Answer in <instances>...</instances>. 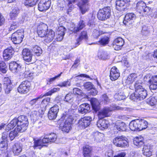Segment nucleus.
Segmentation results:
<instances>
[{"mask_svg":"<svg viewBox=\"0 0 157 157\" xmlns=\"http://www.w3.org/2000/svg\"><path fill=\"white\" fill-rule=\"evenodd\" d=\"M109 38L107 36H105L101 37L98 42L100 45L103 46H105L109 44Z\"/></svg>","mask_w":157,"mask_h":157,"instance_id":"35","label":"nucleus"},{"mask_svg":"<svg viewBox=\"0 0 157 157\" xmlns=\"http://www.w3.org/2000/svg\"><path fill=\"white\" fill-rule=\"evenodd\" d=\"M73 94H77L78 95H81L82 92L80 89L78 88H74L73 89Z\"/></svg>","mask_w":157,"mask_h":157,"instance_id":"63","label":"nucleus"},{"mask_svg":"<svg viewBox=\"0 0 157 157\" xmlns=\"http://www.w3.org/2000/svg\"><path fill=\"white\" fill-rule=\"evenodd\" d=\"M25 68L19 64L17 69V72L16 73L23 74H24V76L27 77L28 75H30V73L27 71H25Z\"/></svg>","mask_w":157,"mask_h":157,"instance_id":"38","label":"nucleus"},{"mask_svg":"<svg viewBox=\"0 0 157 157\" xmlns=\"http://www.w3.org/2000/svg\"><path fill=\"white\" fill-rule=\"evenodd\" d=\"M90 0H68V6L72 8L71 4L73 3L77 2L81 13L84 14L89 10V8Z\"/></svg>","mask_w":157,"mask_h":157,"instance_id":"2","label":"nucleus"},{"mask_svg":"<svg viewBox=\"0 0 157 157\" xmlns=\"http://www.w3.org/2000/svg\"><path fill=\"white\" fill-rule=\"evenodd\" d=\"M101 133H99L98 132H95L93 134V136L94 137V140L96 141H98L100 139V135Z\"/></svg>","mask_w":157,"mask_h":157,"instance_id":"60","label":"nucleus"},{"mask_svg":"<svg viewBox=\"0 0 157 157\" xmlns=\"http://www.w3.org/2000/svg\"><path fill=\"white\" fill-rule=\"evenodd\" d=\"M31 83L28 81L22 82L17 88L18 92L21 94H26L29 90Z\"/></svg>","mask_w":157,"mask_h":157,"instance_id":"9","label":"nucleus"},{"mask_svg":"<svg viewBox=\"0 0 157 157\" xmlns=\"http://www.w3.org/2000/svg\"><path fill=\"white\" fill-rule=\"evenodd\" d=\"M90 102L92 108L95 111H98L100 108L99 103L98 100L95 98L91 99Z\"/></svg>","mask_w":157,"mask_h":157,"instance_id":"31","label":"nucleus"},{"mask_svg":"<svg viewBox=\"0 0 157 157\" xmlns=\"http://www.w3.org/2000/svg\"><path fill=\"white\" fill-rule=\"evenodd\" d=\"M147 95V91L143 88L135 91V93L131 95L130 98L132 100H135L136 99L141 100L145 99Z\"/></svg>","mask_w":157,"mask_h":157,"instance_id":"5","label":"nucleus"},{"mask_svg":"<svg viewBox=\"0 0 157 157\" xmlns=\"http://www.w3.org/2000/svg\"><path fill=\"white\" fill-rule=\"evenodd\" d=\"M57 136L54 133H52L48 135L45 136L41 140L43 144L48 143L49 142H53L56 140Z\"/></svg>","mask_w":157,"mask_h":157,"instance_id":"15","label":"nucleus"},{"mask_svg":"<svg viewBox=\"0 0 157 157\" xmlns=\"http://www.w3.org/2000/svg\"><path fill=\"white\" fill-rule=\"evenodd\" d=\"M130 0H117L116 8L119 11H123L126 9L129 5L128 2Z\"/></svg>","mask_w":157,"mask_h":157,"instance_id":"11","label":"nucleus"},{"mask_svg":"<svg viewBox=\"0 0 157 157\" xmlns=\"http://www.w3.org/2000/svg\"><path fill=\"white\" fill-rule=\"evenodd\" d=\"M113 46L116 50H120L124 44V41L121 37H118L115 39L113 42Z\"/></svg>","mask_w":157,"mask_h":157,"instance_id":"20","label":"nucleus"},{"mask_svg":"<svg viewBox=\"0 0 157 157\" xmlns=\"http://www.w3.org/2000/svg\"><path fill=\"white\" fill-rule=\"evenodd\" d=\"M19 64L16 62H11L9 64V68L10 70L13 73L17 72V69Z\"/></svg>","mask_w":157,"mask_h":157,"instance_id":"36","label":"nucleus"},{"mask_svg":"<svg viewBox=\"0 0 157 157\" xmlns=\"http://www.w3.org/2000/svg\"><path fill=\"white\" fill-rule=\"evenodd\" d=\"M8 142L5 140H2L0 142V150L3 152L4 153L7 151Z\"/></svg>","mask_w":157,"mask_h":157,"instance_id":"39","label":"nucleus"},{"mask_svg":"<svg viewBox=\"0 0 157 157\" xmlns=\"http://www.w3.org/2000/svg\"><path fill=\"white\" fill-rule=\"evenodd\" d=\"M38 0H25L24 2L25 6L32 7L35 5Z\"/></svg>","mask_w":157,"mask_h":157,"instance_id":"44","label":"nucleus"},{"mask_svg":"<svg viewBox=\"0 0 157 157\" xmlns=\"http://www.w3.org/2000/svg\"><path fill=\"white\" fill-rule=\"evenodd\" d=\"M59 109V107L56 105H55L53 107L51 108L48 114L49 119L51 120L55 119L57 116Z\"/></svg>","mask_w":157,"mask_h":157,"instance_id":"13","label":"nucleus"},{"mask_svg":"<svg viewBox=\"0 0 157 157\" xmlns=\"http://www.w3.org/2000/svg\"><path fill=\"white\" fill-rule=\"evenodd\" d=\"M19 13V10L17 8L13 9L10 13V16L11 19H14Z\"/></svg>","mask_w":157,"mask_h":157,"instance_id":"45","label":"nucleus"},{"mask_svg":"<svg viewBox=\"0 0 157 157\" xmlns=\"http://www.w3.org/2000/svg\"><path fill=\"white\" fill-rule=\"evenodd\" d=\"M38 114V113L37 112L33 111L32 112L30 115V116L33 119V120H36L38 118L37 117Z\"/></svg>","mask_w":157,"mask_h":157,"instance_id":"64","label":"nucleus"},{"mask_svg":"<svg viewBox=\"0 0 157 157\" xmlns=\"http://www.w3.org/2000/svg\"><path fill=\"white\" fill-rule=\"evenodd\" d=\"M32 50L37 56H40L42 52L41 48L38 46H35L33 48Z\"/></svg>","mask_w":157,"mask_h":157,"instance_id":"42","label":"nucleus"},{"mask_svg":"<svg viewBox=\"0 0 157 157\" xmlns=\"http://www.w3.org/2000/svg\"><path fill=\"white\" fill-rule=\"evenodd\" d=\"M14 51L12 47H10L5 49L3 53V57L4 59L8 60L12 57L14 53Z\"/></svg>","mask_w":157,"mask_h":157,"instance_id":"19","label":"nucleus"},{"mask_svg":"<svg viewBox=\"0 0 157 157\" xmlns=\"http://www.w3.org/2000/svg\"><path fill=\"white\" fill-rule=\"evenodd\" d=\"M88 38V36L86 31H83L80 33L78 38L76 40V42L75 43V46L73 48L71 47L70 48V50L72 49L73 48H75L80 44V42L83 39H86Z\"/></svg>","mask_w":157,"mask_h":157,"instance_id":"23","label":"nucleus"},{"mask_svg":"<svg viewBox=\"0 0 157 157\" xmlns=\"http://www.w3.org/2000/svg\"><path fill=\"white\" fill-rule=\"evenodd\" d=\"M90 109V105L85 103L82 104L79 106L78 108V111L79 113L83 114L89 112Z\"/></svg>","mask_w":157,"mask_h":157,"instance_id":"25","label":"nucleus"},{"mask_svg":"<svg viewBox=\"0 0 157 157\" xmlns=\"http://www.w3.org/2000/svg\"><path fill=\"white\" fill-rule=\"evenodd\" d=\"M62 118L66 120L63 124H60V128L63 132L68 133L71 128V123L73 119L72 116H68L66 113L63 114Z\"/></svg>","mask_w":157,"mask_h":157,"instance_id":"4","label":"nucleus"},{"mask_svg":"<svg viewBox=\"0 0 157 157\" xmlns=\"http://www.w3.org/2000/svg\"><path fill=\"white\" fill-rule=\"evenodd\" d=\"M146 6V4L142 1L138 2L136 4V10L137 11L141 13H142V10L144 6Z\"/></svg>","mask_w":157,"mask_h":157,"instance_id":"34","label":"nucleus"},{"mask_svg":"<svg viewBox=\"0 0 157 157\" xmlns=\"http://www.w3.org/2000/svg\"><path fill=\"white\" fill-rule=\"evenodd\" d=\"M19 25L18 23L16 22H13L11 25L10 28L9 29V31H11L12 30H14L17 28Z\"/></svg>","mask_w":157,"mask_h":157,"instance_id":"62","label":"nucleus"},{"mask_svg":"<svg viewBox=\"0 0 157 157\" xmlns=\"http://www.w3.org/2000/svg\"><path fill=\"white\" fill-rule=\"evenodd\" d=\"M147 122L144 119H140L141 130L146 129L147 127Z\"/></svg>","mask_w":157,"mask_h":157,"instance_id":"54","label":"nucleus"},{"mask_svg":"<svg viewBox=\"0 0 157 157\" xmlns=\"http://www.w3.org/2000/svg\"><path fill=\"white\" fill-rule=\"evenodd\" d=\"M142 85V82L141 80H139L136 81L134 84V87L135 91L137 90H139L140 89L143 88Z\"/></svg>","mask_w":157,"mask_h":157,"instance_id":"48","label":"nucleus"},{"mask_svg":"<svg viewBox=\"0 0 157 157\" xmlns=\"http://www.w3.org/2000/svg\"><path fill=\"white\" fill-rule=\"evenodd\" d=\"M44 97V95H43V94H41L36 98H34L33 100H32L30 101V104L31 105H33L35 104L36 101Z\"/></svg>","mask_w":157,"mask_h":157,"instance_id":"58","label":"nucleus"},{"mask_svg":"<svg viewBox=\"0 0 157 157\" xmlns=\"http://www.w3.org/2000/svg\"><path fill=\"white\" fill-rule=\"evenodd\" d=\"M133 143L136 146L140 147L144 144V138L141 136L136 137L134 139Z\"/></svg>","mask_w":157,"mask_h":157,"instance_id":"32","label":"nucleus"},{"mask_svg":"<svg viewBox=\"0 0 157 157\" xmlns=\"http://www.w3.org/2000/svg\"><path fill=\"white\" fill-rule=\"evenodd\" d=\"M83 86L85 89L88 90H90L93 88V85L90 82H87L84 83Z\"/></svg>","mask_w":157,"mask_h":157,"instance_id":"56","label":"nucleus"},{"mask_svg":"<svg viewBox=\"0 0 157 157\" xmlns=\"http://www.w3.org/2000/svg\"><path fill=\"white\" fill-rule=\"evenodd\" d=\"M120 76V73L119 70L115 67H113L111 69L109 77L110 79L112 81L117 80Z\"/></svg>","mask_w":157,"mask_h":157,"instance_id":"16","label":"nucleus"},{"mask_svg":"<svg viewBox=\"0 0 157 157\" xmlns=\"http://www.w3.org/2000/svg\"><path fill=\"white\" fill-rule=\"evenodd\" d=\"M136 78L137 76L136 74L132 73L128 77L126 80V82L129 84L132 83L134 81Z\"/></svg>","mask_w":157,"mask_h":157,"instance_id":"43","label":"nucleus"},{"mask_svg":"<svg viewBox=\"0 0 157 157\" xmlns=\"http://www.w3.org/2000/svg\"><path fill=\"white\" fill-rule=\"evenodd\" d=\"M130 129L132 131L137 130L136 120L132 121L129 124Z\"/></svg>","mask_w":157,"mask_h":157,"instance_id":"46","label":"nucleus"},{"mask_svg":"<svg viewBox=\"0 0 157 157\" xmlns=\"http://www.w3.org/2000/svg\"><path fill=\"white\" fill-rule=\"evenodd\" d=\"M71 79L67 80L66 81H64L58 85V86L62 87L63 86L67 87L71 85Z\"/></svg>","mask_w":157,"mask_h":157,"instance_id":"53","label":"nucleus"},{"mask_svg":"<svg viewBox=\"0 0 157 157\" xmlns=\"http://www.w3.org/2000/svg\"><path fill=\"white\" fill-rule=\"evenodd\" d=\"M115 130H117L118 131H124L126 129V125L125 124L121 121H117L114 127Z\"/></svg>","mask_w":157,"mask_h":157,"instance_id":"24","label":"nucleus"},{"mask_svg":"<svg viewBox=\"0 0 157 157\" xmlns=\"http://www.w3.org/2000/svg\"><path fill=\"white\" fill-rule=\"evenodd\" d=\"M7 67L5 63L2 61H0V71L3 73L6 72Z\"/></svg>","mask_w":157,"mask_h":157,"instance_id":"47","label":"nucleus"},{"mask_svg":"<svg viewBox=\"0 0 157 157\" xmlns=\"http://www.w3.org/2000/svg\"><path fill=\"white\" fill-rule=\"evenodd\" d=\"M147 102L149 105L152 106L155 105L157 103L156 99L153 97L149 98L148 99Z\"/></svg>","mask_w":157,"mask_h":157,"instance_id":"49","label":"nucleus"},{"mask_svg":"<svg viewBox=\"0 0 157 157\" xmlns=\"http://www.w3.org/2000/svg\"><path fill=\"white\" fill-rule=\"evenodd\" d=\"M142 151L143 155L146 156L150 157L152 155V152L150 151L149 146L144 145Z\"/></svg>","mask_w":157,"mask_h":157,"instance_id":"37","label":"nucleus"},{"mask_svg":"<svg viewBox=\"0 0 157 157\" xmlns=\"http://www.w3.org/2000/svg\"><path fill=\"white\" fill-rule=\"evenodd\" d=\"M65 31V28L63 26H61L59 28L56 32V38L55 39L56 41H60L63 40Z\"/></svg>","mask_w":157,"mask_h":157,"instance_id":"21","label":"nucleus"},{"mask_svg":"<svg viewBox=\"0 0 157 157\" xmlns=\"http://www.w3.org/2000/svg\"><path fill=\"white\" fill-rule=\"evenodd\" d=\"M110 15V8L108 6L105 7L99 11L98 13V17L99 20H105L109 18Z\"/></svg>","mask_w":157,"mask_h":157,"instance_id":"6","label":"nucleus"},{"mask_svg":"<svg viewBox=\"0 0 157 157\" xmlns=\"http://www.w3.org/2000/svg\"><path fill=\"white\" fill-rule=\"evenodd\" d=\"M60 90V89L59 88H54L53 89H52L51 90L48 91L45 94L43 95L44 96H50L52 95L53 93L57 92L59 91Z\"/></svg>","mask_w":157,"mask_h":157,"instance_id":"50","label":"nucleus"},{"mask_svg":"<svg viewBox=\"0 0 157 157\" xmlns=\"http://www.w3.org/2000/svg\"><path fill=\"white\" fill-rule=\"evenodd\" d=\"M122 108L117 106L115 105H111L110 107L104 108L100 110L98 114V116L99 119H102L103 118L109 116V112L115 110L122 109Z\"/></svg>","mask_w":157,"mask_h":157,"instance_id":"3","label":"nucleus"},{"mask_svg":"<svg viewBox=\"0 0 157 157\" xmlns=\"http://www.w3.org/2000/svg\"><path fill=\"white\" fill-rule=\"evenodd\" d=\"M63 72H61L57 75L52 78H49L47 79V84L50 85L53 83L56 79H59L62 74Z\"/></svg>","mask_w":157,"mask_h":157,"instance_id":"41","label":"nucleus"},{"mask_svg":"<svg viewBox=\"0 0 157 157\" xmlns=\"http://www.w3.org/2000/svg\"><path fill=\"white\" fill-rule=\"evenodd\" d=\"M92 120L91 117L90 116L85 117L82 118L78 122V126L80 129L85 128L90 124Z\"/></svg>","mask_w":157,"mask_h":157,"instance_id":"10","label":"nucleus"},{"mask_svg":"<svg viewBox=\"0 0 157 157\" xmlns=\"http://www.w3.org/2000/svg\"><path fill=\"white\" fill-rule=\"evenodd\" d=\"M102 34V32L99 30L94 29L92 32V36L94 38H97Z\"/></svg>","mask_w":157,"mask_h":157,"instance_id":"51","label":"nucleus"},{"mask_svg":"<svg viewBox=\"0 0 157 157\" xmlns=\"http://www.w3.org/2000/svg\"><path fill=\"white\" fill-rule=\"evenodd\" d=\"M109 122L108 121L105 120L99 119L97 123V126L101 129H103L108 128Z\"/></svg>","mask_w":157,"mask_h":157,"instance_id":"29","label":"nucleus"},{"mask_svg":"<svg viewBox=\"0 0 157 157\" xmlns=\"http://www.w3.org/2000/svg\"><path fill=\"white\" fill-rule=\"evenodd\" d=\"M47 31H48L47 25L43 24L40 25L38 27L37 33L39 36L41 37H45L47 33Z\"/></svg>","mask_w":157,"mask_h":157,"instance_id":"14","label":"nucleus"},{"mask_svg":"<svg viewBox=\"0 0 157 157\" xmlns=\"http://www.w3.org/2000/svg\"><path fill=\"white\" fill-rule=\"evenodd\" d=\"M21 145L18 143H15L13 146L12 151L15 155H18L22 151Z\"/></svg>","mask_w":157,"mask_h":157,"instance_id":"28","label":"nucleus"},{"mask_svg":"<svg viewBox=\"0 0 157 157\" xmlns=\"http://www.w3.org/2000/svg\"><path fill=\"white\" fill-rule=\"evenodd\" d=\"M55 36V32L52 30L47 31V33L44 37V42L47 43L52 42Z\"/></svg>","mask_w":157,"mask_h":157,"instance_id":"22","label":"nucleus"},{"mask_svg":"<svg viewBox=\"0 0 157 157\" xmlns=\"http://www.w3.org/2000/svg\"><path fill=\"white\" fill-rule=\"evenodd\" d=\"M5 85L6 86V88L5 89V92L6 94H8L12 90L13 88V85L12 84H7Z\"/></svg>","mask_w":157,"mask_h":157,"instance_id":"52","label":"nucleus"},{"mask_svg":"<svg viewBox=\"0 0 157 157\" xmlns=\"http://www.w3.org/2000/svg\"><path fill=\"white\" fill-rule=\"evenodd\" d=\"M115 98L117 100H121L124 99L125 96L123 93H120L116 94L115 95Z\"/></svg>","mask_w":157,"mask_h":157,"instance_id":"55","label":"nucleus"},{"mask_svg":"<svg viewBox=\"0 0 157 157\" xmlns=\"http://www.w3.org/2000/svg\"><path fill=\"white\" fill-rule=\"evenodd\" d=\"M28 124L27 117L24 115L20 116L17 118L13 119L7 125L6 128V130L8 132L17 126L16 128L9 133V140L11 141L13 140L18 135L19 132H24L26 129Z\"/></svg>","mask_w":157,"mask_h":157,"instance_id":"1","label":"nucleus"},{"mask_svg":"<svg viewBox=\"0 0 157 157\" xmlns=\"http://www.w3.org/2000/svg\"><path fill=\"white\" fill-rule=\"evenodd\" d=\"M136 15L133 13H128L126 14L123 21L124 24L127 25L128 23L130 24L136 19Z\"/></svg>","mask_w":157,"mask_h":157,"instance_id":"18","label":"nucleus"},{"mask_svg":"<svg viewBox=\"0 0 157 157\" xmlns=\"http://www.w3.org/2000/svg\"><path fill=\"white\" fill-rule=\"evenodd\" d=\"M85 26V25L84 21L83 20H81L79 22L78 25L77 27H75V25H73V27L74 28H70L69 29L75 33H76L78 32L80 30L82 29Z\"/></svg>","mask_w":157,"mask_h":157,"instance_id":"26","label":"nucleus"},{"mask_svg":"<svg viewBox=\"0 0 157 157\" xmlns=\"http://www.w3.org/2000/svg\"><path fill=\"white\" fill-rule=\"evenodd\" d=\"M50 99V98L49 97H47L44 99L41 102V105H43V107H46L49 103Z\"/></svg>","mask_w":157,"mask_h":157,"instance_id":"57","label":"nucleus"},{"mask_svg":"<svg viewBox=\"0 0 157 157\" xmlns=\"http://www.w3.org/2000/svg\"><path fill=\"white\" fill-rule=\"evenodd\" d=\"M83 155L84 157H91L92 154L91 147L88 145H86L83 148Z\"/></svg>","mask_w":157,"mask_h":157,"instance_id":"30","label":"nucleus"},{"mask_svg":"<svg viewBox=\"0 0 157 157\" xmlns=\"http://www.w3.org/2000/svg\"><path fill=\"white\" fill-rule=\"evenodd\" d=\"M51 0H40L38 5V10L40 11H45L50 7Z\"/></svg>","mask_w":157,"mask_h":157,"instance_id":"12","label":"nucleus"},{"mask_svg":"<svg viewBox=\"0 0 157 157\" xmlns=\"http://www.w3.org/2000/svg\"><path fill=\"white\" fill-rule=\"evenodd\" d=\"M74 95L71 93H69L66 95L64 98V101L70 103H72L74 100Z\"/></svg>","mask_w":157,"mask_h":157,"instance_id":"33","label":"nucleus"},{"mask_svg":"<svg viewBox=\"0 0 157 157\" xmlns=\"http://www.w3.org/2000/svg\"><path fill=\"white\" fill-rule=\"evenodd\" d=\"M24 37L22 30H17L12 34L11 36V40L14 44H19L22 40Z\"/></svg>","mask_w":157,"mask_h":157,"instance_id":"8","label":"nucleus"},{"mask_svg":"<svg viewBox=\"0 0 157 157\" xmlns=\"http://www.w3.org/2000/svg\"><path fill=\"white\" fill-rule=\"evenodd\" d=\"M9 134L7 132H4L2 134V140H5V141H9V138H8Z\"/></svg>","mask_w":157,"mask_h":157,"instance_id":"61","label":"nucleus"},{"mask_svg":"<svg viewBox=\"0 0 157 157\" xmlns=\"http://www.w3.org/2000/svg\"><path fill=\"white\" fill-rule=\"evenodd\" d=\"M24 59L27 62H31L32 60L33 54L31 51L28 48L24 49L22 52Z\"/></svg>","mask_w":157,"mask_h":157,"instance_id":"17","label":"nucleus"},{"mask_svg":"<svg viewBox=\"0 0 157 157\" xmlns=\"http://www.w3.org/2000/svg\"><path fill=\"white\" fill-rule=\"evenodd\" d=\"M101 99L103 101H104L105 103H108L110 101V99L105 94L102 95Z\"/></svg>","mask_w":157,"mask_h":157,"instance_id":"59","label":"nucleus"},{"mask_svg":"<svg viewBox=\"0 0 157 157\" xmlns=\"http://www.w3.org/2000/svg\"><path fill=\"white\" fill-rule=\"evenodd\" d=\"M149 82V88L151 90H155L157 89V75L152 77Z\"/></svg>","mask_w":157,"mask_h":157,"instance_id":"27","label":"nucleus"},{"mask_svg":"<svg viewBox=\"0 0 157 157\" xmlns=\"http://www.w3.org/2000/svg\"><path fill=\"white\" fill-rule=\"evenodd\" d=\"M44 146L41 140H34V145L33 147L35 149H40L43 146Z\"/></svg>","mask_w":157,"mask_h":157,"instance_id":"40","label":"nucleus"},{"mask_svg":"<svg viewBox=\"0 0 157 157\" xmlns=\"http://www.w3.org/2000/svg\"><path fill=\"white\" fill-rule=\"evenodd\" d=\"M126 138L123 136H118L113 140V143L117 147H127L128 144Z\"/></svg>","mask_w":157,"mask_h":157,"instance_id":"7","label":"nucleus"}]
</instances>
